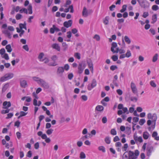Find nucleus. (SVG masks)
I'll use <instances>...</instances> for the list:
<instances>
[{
  "label": "nucleus",
  "instance_id": "nucleus-25",
  "mask_svg": "<svg viewBox=\"0 0 159 159\" xmlns=\"http://www.w3.org/2000/svg\"><path fill=\"white\" fill-rule=\"evenodd\" d=\"M6 48L7 52H11L12 50L11 46L10 44H8L6 46Z\"/></svg>",
  "mask_w": 159,
  "mask_h": 159
},
{
  "label": "nucleus",
  "instance_id": "nucleus-64",
  "mask_svg": "<svg viewBox=\"0 0 159 159\" xmlns=\"http://www.w3.org/2000/svg\"><path fill=\"white\" fill-rule=\"evenodd\" d=\"M116 92L117 93L120 95H121L123 93L122 91L120 89H117Z\"/></svg>",
  "mask_w": 159,
  "mask_h": 159
},
{
  "label": "nucleus",
  "instance_id": "nucleus-53",
  "mask_svg": "<svg viewBox=\"0 0 159 159\" xmlns=\"http://www.w3.org/2000/svg\"><path fill=\"white\" fill-rule=\"evenodd\" d=\"M63 67L64 68V70L65 69L66 70H68L69 69V66L68 64H66Z\"/></svg>",
  "mask_w": 159,
  "mask_h": 159
},
{
  "label": "nucleus",
  "instance_id": "nucleus-15",
  "mask_svg": "<svg viewBox=\"0 0 159 159\" xmlns=\"http://www.w3.org/2000/svg\"><path fill=\"white\" fill-rule=\"evenodd\" d=\"M87 63L91 71L93 73V64L92 61L91 60L88 61H87Z\"/></svg>",
  "mask_w": 159,
  "mask_h": 159
},
{
  "label": "nucleus",
  "instance_id": "nucleus-50",
  "mask_svg": "<svg viewBox=\"0 0 159 159\" xmlns=\"http://www.w3.org/2000/svg\"><path fill=\"white\" fill-rule=\"evenodd\" d=\"M102 122L104 123H106L107 121V118L106 116L103 117L102 120Z\"/></svg>",
  "mask_w": 159,
  "mask_h": 159
},
{
  "label": "nucleus",
  "instance_id": "nucleus-56",
  "mask_svg": "<svg viewBox=\"0 0 159 159\" xmlns=\"http://www.w3.org/2000/svg\"><path fill=\"white\" fill-rule=\"evenodd\" d=\"M133 120L134 122L137 123L138 121L139 118L138 117H135L133 118Z\"/></svg>",
  "mask_w": 159,
  "mask_h": 159
},
{
  "label": "nucleus",
  "instance_id": "nucleus-33",
  "mask_svg": "<svg viewBox=\"0 0 159 159\" xmlns=\"http://www.w3.org/2000/svg\"><path fill=\"white\" fill-rule=\"evenodd\" d=\"M21 13H22L24 12V13L26 14H31L32 13V11H20Z\"/></svg>",
  "mask_w": 159,
  "mask_h": 159
},
{
  "label": "nucleus",
  "instance_id": "nucleus-34",
  "mask_svg": "<svg viewBox=\"0 0 159 159\" xmlns=\"http://www.w3.org/2000/svg\"><path fill=\"white\" fill-rule=\"evenodd\" d=\"M105 141L107 144H110L111 142V140L110 137L108 136L106 137L105 139Z\"/></svg>",
  "mask_w": 159,
  "mask_h": 159
},
{
  "label": "nucleus",
  "instance_id": "nucleus-39",
  "mask_svg": "<svg viewBox=\"0 0 159 159\" xmlns=\"http://www.w3.org/2000/svg\"><path fill=\"white\" fill-rule=\"evenodd\" d=\"M25 26H26V23H25L24 24L20 23L19 24L20 28L21 30H23V28H25Z\"/></svg>",
  "mask_w": 159,
  "mask_h": 159
},
{
  "label": "nucleus",
  "instance_id": "nucleus-49",
  "mask_svg": "<svg viewBox=\"0 0 159 159\" xmlns=\"http://www.w3.org/2000/svg\"><path fill=\"white\" fill-rule=\"evenodd\" d=\"M2 57L5 58L6 60H8L9 59V57L7 53L4 54V55L2 56Z\"/></svg>",
  "mask_w": 159,
  "mask_h": 159
},
{
  "label": "nucleus",
  "instance_id": "nucleus-6",
  "mask_svg": "<svg viewBox=\"0 0 159 159\" xmlns=\"http://www.w3.org/2000/svg\"><path fill=\"white\" fill-rule=\"evenodd\" d=\"M39 85L44 89H48L49 88V85L48 83L42 79Z\"/></svg>",
  "mask_w": 159,
  "mask_h": 159
},
{
  "label": "nucleus",
  "instance_id": "nucleus-24",
  "mask_svg": "<svg viewBox=\"0 0 159 159\" xmlns=\"http://www.w3.org/2000/svg\"><path fill=\"white\" fill-rule=\"evenodd\" d=\"M117 45L116 43L115 42H113L111 44V51L112 52H113V51H114V48H116L117 47Z\"/></svg>",
  "mask_w": 159,
  "mask_h": 159
},
{
  "label": "nucleus",
  "instance_id": "nucleus-18",
  "mask_svg": "<svg viewBox=\"0 0 159 159\" xmlns=\"http://www.w3.org/2000/svg\"><path fill=\"white\" fill-rule=\"evenodd\" d=\"M157 133L156 131H154L152 134V137L154 138L156 140H159V136H157Z\"/></svg>",
  "mask_w": 159,
  "mask_h": 159
},
{
  "label": "nucleus",
  "instance_id": "nucleus-31",
  "mask_svg": "<svg viewBox=\"0 0 159 159\" xmlns=\"http://www.w3.org/2000/svg\"><path fill=\"white\" fill-rule=\"evenodd\" d=\"M98 150L103 152H106L105 148L103 146H100L98 147Z\"/></svg>",
  "mask_w": 159,
  "mask_h": 159
},
{
  "label": "nucleus",
  "instance_id": "nucleus-5",
  "mask_svg": "<svg viewBox=\"0 0 159 159\" xmlns=\"http://www.w3.org/2000/svg\"><path fill=\"white\" fill-rule=\"evenodd\" d=\"M97 81L95 79H93L92 81L91 84H89L87 86V89L89 90H91L92 89L95 87L97 85Z\"/></svg>",
  "mask_w": 159,
  "mask_h": 159
},
{
  "label": "nucleus",
  "instance_id": "nucleus-2",
  "mask_svg": "<svg viewBox=\"0 0 159 159\" xmlns=\"http://www.w3.org/2000/svg\"><path fill=\"white\" fill-rule=\"evenodd\" d=\"M139 154V152L135 150L134 152L129 150L125 152L123 154V159H136Z\"/></svg>",
  "mask_w": 159,
  "mask_h": 159
},
{
  "label": "nucleus",
  "instance_id": "nucleus-57",
  "mask_svg": "<svg viewBox=\"0 0 159 159\" xmlns=\"http://www.w3.org/2000/svg\"><path fill=\"white\" fill-rule=\"evenodd\" d=\"M27 113V112H25L23 111H21L20 112V114L22 117L26 116Z\"/></svg>",
  "mask_w": 159,
  "mask_h": 159
},
{
  "label": "nucleus",
  "instance_id": "nucleus-61",
  "mask_svg": "<svg viewBox=\"0 0 159 159\" xmlns=\"http://www.w3.org/2000/svg\"><path fill=\"white\" fill-rule=\"evenodd\" d=\"M67 37L69 39H70L72 35L71 32L70 31H68L67 32Z\"/></svg>",
  "mask_w": 159,
  "mask_h": 159
},
{
  "label": "nucleus",
  "instance_id": "nucleus-7",
  "mask_svg": "<svg viewBox=\"0 0 159 159\" xmlns=\"http://www.w3.org/2000/svg\"><path fill=\"white\" fill-rule=\"evenodd\" d=\"M130 87L133 93L136 94L137 93L138 90L136 85L133 82L131 83Z\"/></svg>",
  "mask_w": 159,
  "mask_h": 159
},
{
  "label": "nucleus",
  "instance_id": "nucleus-38",
  "mask_svg": "<svg viewBox=\"0 0 159 159\" xmlns=\"http://www.w3.org/2000/svg\"><path fill=\"white\" fill-rule=\"evenodd\" d=\"M145 122V120L144 119H142L140 120L139 122V124L140 125H142Z\"/></svg>",
  "mask_w": 159,
  "mask_h": 159
},
{
  "label": "nucleus",
  "instance_id": "nucleus-42",
  "mask_svg": "<svg viewBox=\"0 0 159 159\" xmlns=\"http://www.w3.org/2000/svg\"><path fill=\"white\" fill-rule=\"evenodd\" d=\"M111 133L113 135H116V131L115 129H113L111 130Z\"/></svg>",
  "mask_w": 159,
  "mask_h": 159
},
{
  "label": "nucleus",
  "instance_id": "nucleus-28",
  "mask_svg": "<svg viewBox=\"0 0 159 159\" xmlns=\"http://www.w3.org/2000/svg\"><path fill=\"white\" fill-rule=\"evenodd\" d=\"M158 55L156 54L153 57L152 61L153 62H156L158 59Z\"/></svg>",
  "mask_w": 159,
  "mask_h": 159
},
{
  "label": "nucleus",
  "instance_id": "nucleus-60",
  "mask_svg": "<svg viewBox=\"0 0 159 159\" xmlns=\"http://www.w3.org/2000/svg\"><path fill=\"white\" fill-rule=\"evenodd\" d=\"M57 57L56 55H54L51 57L52 60L54 62H55V61L57 60Z\"/></svg>",
  "mask_w": 159,
  "mask_h": 159
},
{
  "label": "nucleus",
  "instance_id": "nucleus-54",
  "mask_svg": "<svg viewBox=\"0 0 159 159\" xmlns=\"http://www.w3.org/2000/svg\"><path fill=\"white\" fill-rule=\"evenodd\" d=\"M117 67L115 65H112L110 67V69L111 70H115L117 69Z\"/></svg>",
  "mask_w": 159,
  "mask_h": 159
},
{
  "label": "nucleus",
  "instance_id": "nucleus-48",
  "mask_svg": "<svg viewBox=\"0 0 159 159\" xmlns=\"http://www.w3.org/2000/svg\"><path fill=\"white\" fill-rule=\"evenodd\" d=\"M109 101V98L108 97H107L101 101V103L103 104V102H104L105 101L106 102H108Z\"/></svg>",
  "mask_w": 159,
  "mask_h": 159
},
{
  "label": "nucleus",
  "instance_id": "nucleus-12",
  "mask_svg": "<svg viewBox=\"0 0 159 159\" xmlns=\"http://www.w3.org/2000/svg\"><path fill=\"white\" fill-rule=\"evenodd\" d=\"M72 23V20H69L68 21H66L64 22L63 23L64 26L66 28H68L69 27H70Z\"/></svg>",
  "mask_w": 159,
  "mask_h": 159
},
{
  "label": "nucleus",
  "instance_id": "nucleus-59",
  "mask_svg": "<svg viewBox=\"0 0 159 159\" xmlns=\"http://www.w3.org/2000/svg\"><path fill=\"white\" fill-rule=\"evenodd\" d=\"M152 10H157L159 9V7L157 5H154L152 6Z\"/></svg>",
  "mask_w": 159,
  "mask_h": 159
},
{
  "label": "nucleus",
  "instance_id": "nucleus-4",
  "mask_svg": "<svg viewBox=\"0 0 159 159\" xmlns=\"http://www.w3.org/2000/svg\"><path fill=\"white\" fill-rule=\"evenodd\" d=\"M85 68V65L84 62L80 63L78 66V73L81 74Z\"/></svg>",
  "mask_w": 159,
  "mask_h": 159
},
{
  "label": "nucleus",
  "instance_id": "nucleus-45",
  "mask_svg": "<svg viewBox=\"0 0 159 159\" xmlns=\"http://www.w3.org/2000/svg\"><path fill=\"white\" fill-rule=\"evenodd\" d=\"M93 39H96L97 41H99L100 40V37L98 35L95 34L93 37Z\"/></svg>",
  "mask_w": 159,
  "mask_h": 159
},
{
  "label": "nucleus",
  "instance_id": "nucleus-3",
  "mask_svg": "<svg viewBox=\"0 0 159 159\" xmlns=\"http://www.w3.org/2000/svg\"><path fill=\"white\" fill-rule=\"evenodd\" d=\"M14 76V74L12 73H8L6 74L4 76L1 77L0 81L4 82L10 80Z\"/></svg>",
  "mask_w": 159,
  "mask_h": 159
},
{
  "label": "nucleus",
  "instance_id": "nucleus-14",
  "mask_svg": "<svg viewBox=\"0 0 159 159\" xmlns=\"http://www.w3.org/2000/svg\"><path fill=\"white\" fill-rule=\"evenodd\" d=\"M143 136L144 139H147L150 137V135L147 131H144L143 133Z\"/></svg>",
  "mask_w": 159,
  "mask_h": 159
},
{
  "label": "nucleus",
  "instance_id": "nucleus-23",
  "mask_svg": "<svg viewBox=\"0 0 159 159\" xmlns=\"http://www.w3.org/2000/svg\"><path fill=\"white\" fill-rule=\"evenodd\" d=\"M124 40L125 42L128 44H129L131 43V40L129 37L127 36L124 37Z\"/></svg>",
  "mask_w": 159,
  "mask_h": 159
},
{
  "label": "nucleus",
  "instance_id": "nucleus-27",
  "mask_svg": "<svg viewBox=\"0 0 159 159\" xmlns=\"http://www.w3.org/2000/svg\"><path fill=\"white\" fill-rule=\"evenodd\" d=\"M80 159H85L86 158V155L83 152H81L80 154Z\"/></svg>",
  "mask_w": 159,
  "mask_h": 159
},
{
  "label": "nucleus",
  "instance_id": "nucleus-44",
  "mask_svg": "<svg viewBox=\"0 0 159 159\" xmlns=\"http://www.w3.org/2000/svg\"><path fill=\"white\" fill-rule=\"evenodd\" d=\"M140 5L142 7H145L143 5V4L144 2V0H137Z\"/></svg>",
  "mask_w": 159,
  "mask_h": 159
},
{
  "label": "nucleus",
  "instance_id": "nucleus-1",
  "mask_svg": "<svg viewBox=\"0 0 159 159\" xmlns=\"http://www.w3.org/2000/svg\"><path fill=\"white\" fill-rule=\"evenodd\" d=\"M147 118L149 120L147 121V125L148 126H150L152 124L151 126H149L148 128V130L150 131L152 129H155L156 121L157 119V116L156 113H153L152 114L150 113L148 114Z\"/></svg>",
  "mask_w": 159,
  "mask_h": 159
},
{
  "label": "nucleus",
  "instance_id": "nucleus-10",
  "mask_svg": "<svg viewBox=\"0 0 159 159\" xmlns=\"http://www.w3.org/2000/svg\"><path fill=\"white\" fill-rule=\"evenodd\" d=\"M60 31V29L54 25H53L52 27L51 28L50 30V32L51 34L54 33L55 31L58 32Z\"/></svg>",
  "mask_w": 159,
  "mask_h": 159
},
{
  "label": "nucleus",
  "instance_id": "nucleus-52",
  "mask_svg": "<svg viewBox=\"0 0 159 159\" xmlns=\"http://www.w3.org/2000/svg\"><path fill=\"white\" fill-rule=\"evenodd\" d=\"M5 50L4 48H2L0 50V54L2 55L5 54Z\"/></svg>",
  "mask_w": 159,
  "mask_h": 159
},
{
  "label": "nucleus",
  "instance_id": "nucleus-32",
  "mask_svg": "<svg viewBox=\"0 0 159 159\" xmlns=\"http://www.w3.org/2000/svg\"><path fill=\"white\" fill-rule=\"evenodd\" d=\"M128 147V144L127 143H125L124 144V146L122 147L123 151H127V149Z\"/></svg>",
  "mask_w": 159,
  "mask_h": 159
},
{
  "label": "nucleus",
  "instance_id": "nucleus-20",
  "mask_svg": "<svg viewBox=\"0 0 159 159\" xmlns=\"http://www.w3.org/2000/svg\"><path fill=\"white\" fill-rule=\"evenodd\" d=\"M3 105L5 107L4 108H7L11 106V103L10 102L5 101L3 103Z\"/></svg>",
  "mask_w": 159,
  "mask_h": 159
},
{
  "label": "nucleus",
  "instance_id": "nucleus-41",
  "mask_svg": "<svg viewBox=\"0 0 159 159\" xmlns=\"http://www.w3.org/2000/svg\"><path fill=\"white\" fill-rule=\"evenodd\" d=\"M44 56V54L43 53H41L38 56V58L39 59L40 61H41L43 59L42 58H43Z\"/></svg>",
  "mask_w": 159,
  "mask_h": 159
},
{
  "label": "nucleus",
  "instance_id": "nucleus-51",
  "mask_svg": "<svg viewBox=\"0 0 159 159\" xmlns=\"http://www.w3.org/2000/svg\"><path fill=\"white\" fill-rule=\"evenodd\" d=\"M8 87V85L7 84H6L3 87L2 89V91L4 92L6 91Z\"/></svg>",
  "mask_w": 159,
  "mask_h": 159
},
{
  "label": "nucleus",
  "instance_id": "nucleus-16",
  "mask_svg": "<svg viewBox=\"0 0 159 159\" xmlns=\"http://www.w3.org/2000/svg\"><path fill=\"white\" fill-rule=\"evenodd\" d=\"M52 47L53 49L57 50V51H60V47L58 44L54 43L52 45Z\"/></svg>",
  "mask_w": 159,
  "mask_h": 159
},
{
  "label": "nucleus",
  "instance_id": "nucleus-35",
  "mask_svg": "<svg viewBox=\"0 0 159 159\" xmlns=\"http://www.w3.org/2000/svg\"><path fill=\"white\" fill-rule=\"evenodd\" d=\"M74 57L77 59L79 60L81 58L80 54L79 52L75 53L74 54Z\"/></svg>",
  "mask_w": 159,
  "mask_h": 159
},
{
  "label": "nucleus",
  "instance_id": "nucleus-21",
  "mask_svg": "<svg viewBox=\"0 0 159 159\" xmlns=\"http://www.w3.org/2000/svg\"><path fill=\"white\" fill-rule=\"evenodd\" d=\"M27 85L26 80H24L20 81V85L22 87L25 88L27 86Z\"/></svg>",
  "mask_w": 159,
  "mask_h": 159
},
{
  "label": "nucleus",
  "instance_id": "nucleus-37",
  "mask_svg": "<svg viewBox=\"0 0 159 159\" xmlns=\"http://www.w3.org/2000/svg\"><path fill=\"white\" fill-rule=\"evenodd\" d=\"M150 84L151 86L155 88L157 86L156 84L153 80L151 81H150Z\"/></svg>",
  "mask_w": 159,
  "mask_h": 159
},
{
  "label": "nucleus",
  "instance_id": "nucleus-9",
  "mask_svg": "<svg viewBox=\"0 0 159 159\" xmlns=\"http://www.w3.org/2000/svg\"><path fill=\"white\" fill-rule=\"evenodd\" d=\"M153 148L152 146L148 147L146 149V152L147 155L149 157L151 155L152 152L153 151Z\"/></svg>",
  "mask_w": 159,
  "mask_h": 159
},
{
  "label": "nucleus",
  "instance_id": "nucleus-26",
  "mask_svg": "<svg viewBox=\"0 0 159 159\" xmlns=\"http://www.w3.org/2000/svg\"><path fill=\"white\" fill-rule=\"evenodd\" d=\"M157 16L156 14H154L152 16V21L151 22V23L154 24L157 20Z\"/></svg>",
  "mask_w": 159,
  "mask_h": 159
},
{
  "label": "nucleus",
  "instance_id": "nucleus-63",
  "mask_svg": "<svg viewBox=\"0 0 159 159\" xmlns=\"http://www.w3.org/2000/svg\"><path fill=\"white\" fill-rule=\"evenodd\" d=\"M32 152L31 151H29L27 153V154L26 155V156L27 157H31L32 156Z\"/></svg>",
  "mask_w": 159,
  "mask_h": 159
},
{
  "label": "nucleus",
  "instance_id": "nucleus-22",
  "mask_svg": "<svg viewBox=\"0 0 159 159\" xmlns=\"http://www.w3.org/2000/svg\"><path fill=\"white\" fill-rule=\"evenodd\" d=\"M109 17L108 16H106L103 20V22L106 25H108L109 23Z\"/></svg>",
  "mask_w": 159,
  "mask_h": 159
},
{
  "label": "nucleus",
  "instance_id": "nucleus-55",
  "mask_svg": "<svg viewBox=\"0 0 159 159\" xmlns=\"http://www.w3.org/2000/svg\"><path fill=\"white\" fill-rule=\"evenodd\" d=\"M20 123V122L19 120H17L15 123L14 125L18 128L19 127Z\"/></svg>",
  "mask_w": 159,
  "mask_h": 159
},
{
  "label": "nucleus",
  "instance_id": "nucleus-8",
  "mask_svg": "<svg viewBox=\"0 0 159 159\" xmlns=\"http://www.w3.org/2000/svg\"><path fill=\"white\" fill-rule=\"evenodd\" d=\"M135 142L137 143L138 142L141 143L143 142V139L141 136L138 137L137 134L135 133L133 136Z\"/></svg>",
  "mask_w": 159,
  "mask_h": 159
},
{
  "label": "nucleus",
  "instance_id": "nucleus-30",
  "mask_svg": "<svg viewBox=\"0 0 159 159\" xmlns=\"http://www.w3.org/2000/svg\"><path fill=\"white\" fill-rule=\"evenodd\" d=\"M126 57L129 58L131 56V54L130 51L129 50L127 51L126 53L125 54Z\"/></svg>",
  "mask_w": 159,
  "mask_h": 159
},
{
  "label": "nucleus",
  "instance_id": "nucleus-62",
  "mask_svg": "<svg viewBox=\"0 0 159 159\" xmlns=\"http://www.w3.org/2000/svg\"><path fill=\"white\" fill-rule=\"evenodd\" d=\"M23 48L27 51H28L29 50V48L27 45H24L23 46Z\"/></svg>",
  "mask_w": 159,
  "mask_h": 159
},
{
  "label": "nucleus",
  "instance_id": "nucleus-36",
  "mask_svg": "<svg viewBox=\"0 0 159 159\" xmlns=\"http://www.w3.org/2000/svg\"><path fill=\"white\" fill-rule=\"evenodd\" d=\"M53 131V130L52 129H50L47 130L46 131V133L48 135H50L52 134Z\"/></svg>",
  "mask_w": 159,
  "mask_h": 159
},
{
  "label": "nucleus",
  "instance_id": "nucleus-11",
  "mask_svg": "<svg viewBox=\"0 0 159 159\" xmlns=\"http://www.w3.org/2000/svg\"><path fill=\"white\" fill-rule=\"evenodd\" d=\"M64 72V68L63 67H59L57 70V75L60 76L62 75L63 73Z\"/></svg>",
  "mask_w": 159,
  "mask_h": 159
},
{
  "label": "nucleus",
  "instance_id": "nucleus-13",
  "mask_svg": "<svg viewBox=\"0 0 159 159\" xmlns=\"http://www.w3.org/2000/svg\"><path fill=\"white\" fill-rule=\"evenodd\" d=\"M92 11H83L82 15L83 16L86 17L92 13Z\"/></svg>",
  "mask_w": 159,
  "mask_h": 159
},
{
  "label": "nucleus",
  "instance_id": "nucleus-29",
  "mask_svg": "<svg viewBox=\"0 0 159 159\" xmlns=\"http://www.w3.org/2000/svg\"><path fill=\"white\" fill-rule=\"evenodd\" d=\"M103 109V107L102 106H97L96 107V110L98 111H102Z\"/></svg>",
  "mask_w": 159,
  "mask_h": 159
},
{
  "label": "nucleus",
  "instance_id": "nucleus-47",
  "mask_svg": "<svg viewBox=\"0 0 159 159\" xmlns=\"http://www.w3.org/2000/svg\"><path fill=\"white\" fill-rule=\"evenodd\" d=\"M22 17V16L20 14H17L16 16V19L17 20H19Z\"/></svg>",
  "mask_w": 159,
  "mask_h": 159
},
{
  "label": "nucleus",
  "instance_id": "nucleus-43",
  "mask_svg": "<svg viewBox=\"0 0 159 159\" xmlns=\"http://www.w3.org/2000/svg\"><path fill=\"white\" fill-rule=\"evenodd\" d=\"M10 111V110L8 109H7L6 110H2L1 111V113L2 114H5L6 113H8Z\"/></svg>",
  "mask_w": 159,
  "mask_h": 159
},
{
  "label": "nucleus",
  "instance_id": "nucleus-17",
  "mask_svg": "<svg viewBox=\"0 0 159 159\" xmlns=\"http://www.w3.org/2000/svg\"><path fill=\"white\" fill-rule=\"evenodd\" d=\"M42 138L43 139H45V141L47 143H49L51 141L50 139L49 138H47V136L45 134H43L42 136Z\"/></svg>",
  "mask_w": 159,
  "mask_h": 159
},
{
  "label": "nucleus",
  "instance_id": "nucleus-40",
  "mask_svg": "<svg viewBox=\"0 0 159 159\" xmlns=\"http://www.w3.org/2000/svg\"><path fill=\"white\" fill-rule=\"evenodd\" d=\"M111 58L114 61H115L118 60V57L116 55H113L111 57Z\"/></svg>",
  "mask_w": 159,
  "mask_h": 159
},
{
  "label": "nucleus",
  "instance_id": "nucleus-19",
  "mask_svg": "<svg viewBox=\"0 0 159 159\" xmlns=\"http://www.w3.org/2000/svg\"><path fill=\"white\" fill-rule=\"evenodd\" d=\"M32 79L34 81L36 82L39 84L40 82L42 80V79H41L40 78L35 76L33 77H32Z\"/></svg>",
  "mask_w": 159,
  "mask_h": 159
},
{
  "label": "nucleus",
  "instance_id": "nucleus-58",
  "mask_svg": "<svg viewBox=\"0 0 159 159\" xmlns=\"http://www.w3.org/2000/svg\"><path fill=\"white\" fill-rule=\"evenodd\" d=\"M121 145L122 144L120 142H117L115 143V146L116 147H120Z\"/></svg>",
  "mask_w": 159,
  "mask_h": 159
},
{
  "label": "nucleus",
  "instance_id": "nucleus-46",
  "mask_svg": "<svg viewBox=\"0 0 159 159\" xmlns=\"http://www.w3.org/2000/svg\"><path fill=\"white\" fill-rule=\"evenodd\" d=\"M13 114L12 113H10L7 114V116L6 117V119H8L12 117L13 116Z\"/></svg>",
  "mask_w": 159,
  "mask_h": 159
}]
</instances>
